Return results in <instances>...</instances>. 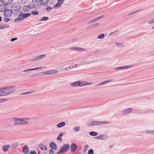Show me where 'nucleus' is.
<instances>
[{
    "instance_id": "11",
    "label": "nucleus",
    "mask_w": 154,
    "mask_h": 154,
    "mask_svg": "<svg viewBox=\"0 0 154 154\" xmlns=\"http://www.w3.org/2000/svg\"><path fill=\"white\" fill-rule=\"evenodd\" d=\"M49 146L52 149L57 150V146L56 144L54 142H51L50 143Z\"/></svg>"
},
{
    "instance_id": "54",
    "label": "nucleus",
    "mask_w": 154,
    "mask_h": 154,
    "mask_svg": "<svg viewBox=\"0 0 154 154\" xmlns=\"http://www.w3.org/2000/svg\"><path fill=\"white\" fill-rule=\"evenodd\" d=\"M118 31V30H116V31H114V32H110L109 34V35H112L113 33H115L116 32H117Z\"/></svg>"
},
{
    "instance_id": "24",
    "label": "nucleus",
    "mask_w": 154,
    "mask_h": 154,
    "mask_svg": "<svg viewBox=\"0 0 154 154\" xmlns=\"http://www.w3.org/2000/svg\"><path fill=\"white\" fill-rule=\"evenodd\" d=\"M70 85L72 87H77L79 86V81H77L75 82L71 83Z\"/></svg>"
},
{
    "instance_id": "18",
    "label": "nucleus",
    "mask_w": 154,
    "mask_h": 154,
    "mask_svg": "<svg viewBox=\"0 0 154 154\" xmlns=\"http://www.w3.org/2000/svg\"><path fill=\"white\" fill-rule=\"evenodd\" d=\"M38 146L39 148L42 150L45 151L47 149V148L46 146L43 144H39L38 145Z\"/></svg>"
},
{
    "instance_id": "10",
    "label": "nucleus",
    "mask_w": 154,
    "mask_h": 154,
    "mask_svg": "<svg viewBox=\"0 0 154 154\" xmlns=\"http://www.w3.org/2000/svg\"><path fill=\"white\" fill-rule=\"evenodd\" d=\"M14 120V122L13 124L14 125H21V119L17 118H14L13 119Z\"/></svg>"
},
{
    "instance_id": "15",
    "label": "nucleus",
    "mask_w": 154,
    "mask_h": 154,
    "mask_svg": "<svg viewBox=\"0 0 154 154\" xmlns=\"http://www.w3.org/2000/svg\"><path fill=\"white\" fill-rule=\"evenodd\" d=\"M142 133L154 135V130H146L143 131Z\"/></svg>"
},
{
    "instance_id": "33",
    "label": "nucleus",
    "mask_w": 154,
    "mask_h": 154,
    "mask_svg": "<svg viewBox=\"0 0 154 154\" xmlns=\"http://www.w3.org/2000/svg\"><path fill=\"white\" fill-rule=\"evenodd\" d=\"M141 11V10H137V11H133L132 12H131L130 13H129V14H128V15L129 16V15H131L132 14H135L138 12H139L140 11Z\"/></svg>"
},
{
    "instance_id": "62",
    "label": "nucleus",
    "mask_w": 154,
    "mask_h": 154,
    "mask_svg": "<svg viewBox=\"0 0 154 154\" xmlns=\"http://www.w3.org/2000/svg\"><path fill=\"white\" fill-rule=\"evenodd\" d=\"M2 21V17L1 16H0V22Z\"/></svg>"
},
{
    "instance_id": "17",
    "label": "nucleus",
    "mask_w": 154,
    "mask_h": 154,
    "mask_svg": "<svg viewBox=\"0 0 154 154\" xmlns=\"http://www.w3.org/2000/svg\"><path fill=\"white\" fill-rule=\"evenodd\" d=\"M132 67L130 65H127L125 66H121V67H119L115 68V70H120L121 69H125L128 68L130 67Z\"/></svg>"
},
{
    "instance_id": "53",
    "label": "nucleus",
    "mask_w": 154,
    "mask_h": 154,
    "mask_svg": "<svg viewBox=\"0 0 154 154\" xmlns=\"http://www.w3.org/2000/svg\"><path fill=\"white\" fill-rule=\"evenodd\" d=\"M88 145H85L84 146V151H85L88 148Z\"/></svg>"
},
{
    "instance_id": "39",
    "label": "nucleus",
    "mask_w": 154,
    "mask_h": 154,
    "mask_svg": "<svg viewBox=\"0 0 154 154\" xmlns=\"http://www.w3.org/2000/svg\"><path fill=\"white\" fill-rule=\"evenodd\" d=\"M80 127L79 126H77L73 128V130L75 131H78L79 130Z\"/></svg>"
},
{
    "instance_id": "63",
    "label": "nucleus",
    "mask_w": 154,
    "mask_h": 154,
    "mask_svg": "<svg viewBox=\"0 0 154 154\" xmlns=\"http://www.w3.org/2000/svg\"><path fill=\"white\" fill-rule=\"evenodd\" d=\"M1 90H2V87L0 88V91Z\"/></svg>"
},
{
    "instance_id": "27",
    "label": "nucleus",
    "mask_w": 154,
    "mask_h": 154,
    "mask_svg": "<svg viewBox=\"0 0 154 154\" xmlns=\"http://www.w3.org/2000/svg\"><path fill=\"white\" fill-rule=\"evenodd\" d=\"M63 135V133H60L58 135L57 137V140H60V141L62 140V139L61 138V137H62Z\"/></svg>"
},
{
    "instance_id": "38",
    "label": "nucleus",
    "mask_w": 154,
    "mask_h": 154,
    "mask_svg": "<svg viewBox=\"0 0 154 154\" xmlns=\"http://www.w3.org/2000/svg\"><path fill=\"white\" fill-rule=\"evenodd\" d=\"M31 13L34 15H37L38 14V12L37 11H32Z\"/></svg>"
},
{
    "instance_id": "45",
    "label": "nucleus",
    "mask_w": 154,
    "mask_h": 154,
    "mask_svg": "<svg viewBox=\"0 0 154 154\" xmlns=\"http://www.w3.org/2000/svg\"><path fill=\"white\" fill-rule=\"evenodd\" d=\"M7 100V99H0V103L4 102Z\"/></svg>"
},
{
    "instance_id": "42",
    "label": "nucleus",
    "mask_w": 154,
    "mask_h": 154,
    "mask_svg": "<svg viewBox=\"0 0 154 154\" xmlns=\"http://www.w3.org/2000/svg\"><path fill=\"white\" fill-rule=\"evenodd\" d=\"M52 8L51 7H48L46 8V10L48 12H49V11L51 10Z\"/></svg>"
},
{
    "instance_id": "35",
    "label": "nucleus",
    "mask_w": 154,
    "mask_h": 154,
    "mask_svg": "<svg viewBox=\"0 0 154 154\" xmlns=\"http://www.w3.org/2000/svg\"><path fill=\"white\" fill-rule=\"evenodd\" d=\"M48 19V17H43L40 20H39V21H44L47 20Z\"/></svg>"
},
{
    "instance_id": "9",
    "label": "nucleus",
    "mask_w": 154,
    "mask_h": 154,
    "mask_svg": "<svg viewBox=\"0 0 154 154\" xmlns=\"http://www.w3.org/2000/svg\"><path fill=\"white\" fill-rule=\"evenodd\" d=\"M1 2L4 5L6 6L11 4L12 2V0H1Z\"/></svg>"
},
{
    "instance_id": "51",
    "label": "nucleus",
    "mask_w": 154,
    "mask_h": 154,
    "mask_svg": "<svg viewBox=\"0 0 154 154\" xmlns=\"http://www.w3.org/2000/svg\"><path fill=\"white\" fill-rule=\"evenodd\" d=\"M30 153L31 154H36V152L32 150L31 151Z\"/></svg>"
},
{
    "instance_id": "28",
    "label": "nucleus",
    "mask_w": 154,
    "mask_h": 154,
    "mask_svg": "<svg viewBox=\"0 0 154 154\" xmlns=\"http://www.w3.org/2000/svg\"><path fill=\"white\" fill-rule=\"evenodd\" d=\"M21 125H27L29 123V122L27 121L23 120V119H21Z\"/></svg>"
},
{
    "instance_id": "46",
    "label": "nucleus",
    "mask_w": 154,
    "mask_h": 154,
    "mask_svg": "<svg viewBox=\"0 0 154 154\" xmlns=\"http://www.w3.org/2000/svg\"><path fill=\"white\" fill-rule=\"evenodd\" d=\"M32 92H26L21 93V94H30V93H32Z\"/></svg>"
},
{
    "instance_id": "49",
    "label": "nucleus",
    "mask_w": 154,
    "mask_h": 154,
    "mask_svg": "<svg viewBox=\"0 0 154 154\" xmlns=\"http://www.w3.org/2000/svg\"><path fill=\"white\" fill-rule=\"evenodd\" d=\"M17 39V38H13L11 39L10 41L11 42H13V41L16 40Z\"/></svg>"
},
{
    "instance_id": "13",
    "label": "nucleus",
    "mask_w": 154,
    "mask_h": 154,
    "mask_svg": "<svg viewBox=\"0 0 154 154\" xmlns=\"http://www.w3.org/2000/svg\"><path fill=\"white\" fill-rule=\"evenodd\" d=\"M63 2L64 0H58L57 4L54 6V8L55 9L58 8L57 7L60 6Z\"/></svg>"
},
{
    "instance_id": "43",
    "label": "nucleus",
    "mask_w": 154,
    "mask_h": 154,
    "mask_svg": "<svg viewBox=\"0 0 154 154\" xmlns=\"http://www.w3.org/2000/svg\"><path fill=\"white\" fill-rule=\"evenodd\" d=\"M148 23L149 24H152V23H154V18L149 20L148 21Z\"/></svg>"
},
{
    "instance_id": "19",
    "label": "nucleus",
    "mask_w": 154,
    "mask_h": 154,
    "mask_svg": "<svg viewBox=\"0 0 154 154\" xmlns=\"http://www.w3.org/2000/svg\"><path fill=\"white\" fill-rule=\"evenodd\" d=\"M89 85V83H87L86 82L82 81H79V86H82Z\"/></svg>"
},
{
    "instance_id": "61",
    "label": "nucleus",
    "mask_w": 154,
    "mask_h": 154,
    "mask_svg": "<svg viewBox=\"0 0 154 154\" xmlns=\"http://www.w3.org/2000/svg\"><path fill=\"white\" fill-rule=\"evenodd\" d=\"M93 22H94L93 21V20H91V21L89 22V23H93Z\"/></svg>"
},
{
    "instance_id": "44",
    "label": "nucleus",
    "mask_w": 154,
    "mask_h": 154,
    "mask_svg": "<svg viewBox=\"0 0 154 154\" xmlns=\"http://www.w3.org/2000/svg\"><path fill=\"white\" fill-rule=\"evenodd\" d=\"M28 2V0H21V2L23 4L26 3Z\"/></svg>"
},
{
    "instance_id": "2",
    "label": "nucleus",
    "mask_w": 154,
    "mask_h": 154,
    "mask_svg": "<svg viewBox=\"0 0 154 154\" xmlns=\"http://www.w3.org/2000/svg\"><path fill=\"white\" fill-rule=\"evenodd\" d=\"M70 149V145L68 143L65 144L62 146L60 148V150L57 152V154L67 152Z\"/></svg>"
},
{
    "instance_id": "8",
    "label": "nucleus",
    "mask_w": 154,
    "mask_h": 154,
    "mask_svg": "<svg viewBox=\"0 0 154 154\" xmlns=\"http://www.w3.org/2000/svg\"><path fill=\"white\" fill-rule=\"evenodd\" d=\"M132 110L131 108H129L122 110V114L123 115H126L129 114Z\"/></svg>"
},
{
    "instance_id": "3",
    "label": "nucleus",
    "mask_w": 154,
    "mask_h": 154,
    "mask_svg": "<svg viewBox=\"0 0 154 154\" xmlns=\"http://www.w3.org/2000/svg\"><path fill=\"white\" fill-rule=\"evenodd\" d=\"M58 72V71L57 70H50L48 71H46L44 72H41L40 73H39L37 74H36L34 76H38L40 75H41L43 74H45V75H48V74H53L57 73Z\"/></svg>"
},
{
    "instance_id": "5",
    "label": "nucleus",
    "mask_w": 154,
    "mask_h": 154,
    "mask_svg": "<svg viewBox=\"0 0 154 154\" xmlns=\"http://www.w3.org/2000/svg\"><path fill=\"white\" fill-rule=\"evenodd\" d=\"M12 8L13 10L17 11H19L21 8V7L20 4L15 3L12 4Z\"/></svg>"
},
{
    "instance_id": "59",
    "label": "nucleus",
    "mask_w": 154,
    "mask_h": 154,
    "mask_svg": "<svg viewBox=\"0 0 154 154\" xmlns=\"http://www.w3.org/2000/svg\"><path fill=\"white\" fill-rule=\"evenodd\" d=\"M97 20H97V18H96L94 19H93V21H94V22L96 21H97Z\"/></svg>"
},
{
    "instance_id": "30",
    "label": "nucleus",
    "mask_w": 154,
    "mask_h": 154,
    "mask_svg": "<svg viewBox=\"0 0 154 154\" xmlns=\"http://www.w3.org/2000/svg\"><path fill=\"white\" fill-rule=\"evenodd\" d=\"M1 26V29H3L4 28H8L9 27V26L7 25L6 24H3L0 25Z\"/></svg>"
},
{
    "instance_id": "4",
    "label": "nucleus",
    "mask_w": 154,
    "mask_h": 154,
    "mask_svg": "<svg viewBox=\"0 0 154 154\" xmlns=\"http://www.w3.org/2000/svg\"><path fill=\"white\" fill-rule=\"evenodd\" d=\"M109 121L103 122V121H93L89 124V125L91 126L95 125H101L103 124H110Z\"/></svg>"
},
{
    "instance_id": "12",
    "label": "nucleus",
    "mask_w": 154,
    "mask_h": 154,
    "mask_svg": "<svg viewBox=\"0 0 154 154\" xmlns=\"http://www.w3.org/2000/svg\"><path fill=\"white\" fill-rule=\"evenodd\" d=\"M78 148L77 146L74 143H72L71 145L70 149L73 152H75L77 149Z\"/></svg>"
},
{
    "instance_id": "64",
    "label": "nucleus",
    "mask_w": 154,
    "mask_h": 154,
    "mask_svg": "<svg viewBox=\"0 0 154 154\" xmlns=\"http://www.w3.org/2000/svg\"><path fill=\"white\" fill-rule=\"evenodd\" d=\"M38 154H40V152L39 151H38Z\"/></svg>"
},
{
    "instance_id": "52",
    "label": "nucleus",
    "mask_w": 154,
    "mask_h": 154,
    "mask_svg": "<svg viewBox=\"0 0 154 154\" xmlns=\"http://www.w3.org/2000/svg\"><path fill=\"white\" fill-rule=\"evenodd\" d=\"M77 47H71V48H70V49L73 50H77Z\"/></svg>"
},
{
    "instance_id": "25",
    "label": "nucleus",
    "mask_w": 154,
    "mask_h": 154,
    "mask_svg": "<svg viewBox=\"0 0 154 154\" xmlns=\"http://www.w3.org/2000/svg\"><path fill=\"white\" fill-rule=\"evenodd\" d=\"M9 147V146L8 145H5L4 146L2 147V149L4 152H6L8 151Z\"/></svg>"
},
{
    "instance_id": "58",
    "label": "nucleus",
    "mask_w": 154,
    "mask_h": 154,
    "mask_svg": "<svg viewBox=\"0 0 154 154\" xmlns=\"http://www.w3.org/2000/svg\"><path fill=\"white\" fill-rule=\"evenodd\" d=\"M69 68H70V66H69V67H68L66 68H65V69H66V70H68L69 69Z\"/></svg>"
},
{
    "instance_id": "20",
    "label": "nucleus",
    "mask_w": 154,
    "mask_h": 154,
    "mask_svg": "<svg viewBox=\"0 0 154 154\" xmlns=\"http://www.w3.org/2000/svg\"><path fill=\"white\" fill-rule=\"evenodd\" d=\"M29 8V7L28 5H25L23 7L22 10L24 12H29L30 11Z\"/></svg>"
},
{
    "instance_id": "37",
    "label": "nucleus",
    "mask_w": 154,
    "mask_h": 154,
    "mask_svg": "<svg viewBox=\"0 0 154 154\" xmlns=\"http://www.w3.org/2000/svg\"><path fill=\"white\" fill-rule=\"evenodd\" d=\"M94 153V151L93 149H90L88 151V154H93Z\"/></svg>"
},
{
    "instance_id": "23",
    "label": "nucleus",
    "mask_w": 154,
    "mask_h": 154,
    "mask_svg": "<svg viewBox=\"0 0 154 154\" xmlns=\"http://www.w3.org/2000/svg\"><path fill=\"white\" fill-rule=\"evenodd\" d=\"M29 151V149L28 146L26 145H25L23 147V152L25 153H26Z\"/></svg>"
},
{
    "instance_id": "32",
    "label": "nucleus",
    "mask_w": 154,
    "mask_h": 154,
    "mask_svg": "<svg viewBox=\"0 0 154 154\" xmlns=\"http://www.w3.org/2000/svg\"><path fill=\"white\" fill-rule=\"evenodd\" d=\"M105 37L104 34L103 33L97 36V38L99 39H102Z\"/></svg>"
},
{
    "instance_id": "21",
    "label": "nucleus",
    "mask_w": 154,
    "mask_h": 154,
    "mask_svg": "<svg viewBox=\"0 0 154 154\" xmlns=\"http://www.w3.org/2000/svg\"><path fill=\"white\" fill-rule=\"evenodd\" d=\"M49 0H39L40 4L42 5H45L48 2Z\"/></svg>"
},
{
    "instance_id": "1",
    "label": "nucleus",
    "mask_w": 154,
    "mask_h": 154,
    "mask_svg": "<svg viewBox=\"0 0 154 154\" xmlns=\"http://www.w3.org/2000/svg\"><path fill=\"white\" fill-rule=\"evenodd\" d=\"M15 87L14 85L2 87L3 92L4 95H6L10 94L13 92L15 91V89L14 88Z\"/></svg>"
},
{
    "instance_id": "41",
    "label": "nucleus",
    "mask_w": 154,
    "mask_h": 154,
    "mask_svg": "<svg viewBox=\"0 0 154 154\" xmlns=\"http://www.w3.org/2000/svg\"><path fill=\"white\" fill-rule=\"evenodd\" d=\"M4 20L5 22H7L9 21L10 20V19L9 18L5 17Z\"/></svg>"
},
{
    "instance_id": "22",
    "label": "nucleus",
    "mask_w": 154,
    "mask_h": 154,
    "mask_svg": "<svg viewBox=\"0 0 154 154\" xmlns=\"http://www.w3.org/2000/svg\"><path fill=\"white\" fill-rule=\"evenodd\" d=\"M66 125V123L64 122H62L58 124L57 125V127L58 128H61L64 126Z\"/></svg>"
},
{
    "instance_id": "56",
    "label": "nucleus",
    "mask_w": 154,
    "mask_h": 154,
    "mask_svg": "<svg viewBox=\"0 0 154 154\" xmlns=\"http://www.w3.org/2000/svg\"><path fill=\"white\" fill-rule=\"evenodd\" d=\"M30 71H31V69H27L26 70H25L23 71L22 72H26Z\"/></svg>"
},
{
    "instance_id": "57",
    "label": "nucleus",
    "mask_w": 154,
    "mask_h": 154,
    "mask_svg": "<svg viewBox=\"0 0 154 154\" xmlns=\"http://www.w3.org/2000/svg\"><path fill=\"white\" fill-rule=\"evenodd\" d=\"M32 2H38L39 0H32Z\"/></svg>"
},
{
    "instance_id": "40",
    "label": "nucleus",
    "mask_w": 154,
    "mask_h": 154,
    "mask_svg": "<svg viewBox=\"0 0 154 154\" xmlns=\"http://www.w3.org/2000/svg\"><path fill=\"white\" fill-rule=\"evenodd\" d=\"M116 44L118 47H121L122 45V44L120 42H116Z\"/></svg>"
},
{
    "instance_id": "31",
    "label": "nucleus",
    "mask_w": 154,
    "mask_h": 154,
    "mask_svg": "<svg viewBox=\"0 0 154 154\" xmlns=\"http://www.w3.org/2000/svg\"><path fill=\"white\" fill-rule=\"evenodd\" d=\"M23 20V18H22V17H19L17 18L14 21L16 22H17L21 21H22Z\"/></svg>"
},
{
    "instance_id": "29",
    "label": "nucleus",
    "mask_w": 154,
    "mask_h": 154,
    "mask_svg": "<svg viewBox=\"0 0 154 154\" xmlns=\"http://www.w3.org/2000/svg\"><path fill=\"white\" fill-rule=\"evenodd\" d=\"M111 81L110 80H107V81H106L104 82H101L100 83H99L98 85V86H101V85H103L106 83H107L109 82H110Z\"/></svg>"
},
{
    "instance_id": "26",
    "label": "nucleus",
    "mask_w": 154,
    "mask_h": 154,
    "mask_svg": "<svg viewBox=\"0 0 154 154\" xmlns=\"http://www.w3.org/2000/svg\"><path fill=\"white\" fill-rule=\"evenodd\" d=\"M89 134L91 136H95L98 135V133L95 132L91 131L89 132Z\"/></svg>"
},
{
    "instance_id": "48",
    "label": "nucleus",
    "mask_w": 154,
    "mask_h": 154,
    "mask_svg": "<svg viewBox=\"0 0 154 154\" xmlns=\"http://www.w3.org/2000/svg\"><path fill=\"white\" fill-rule=\"evenodd\" d=\"M99 24H100V23H96L92 25V27H94V26H98V25H99Z\"/></svg>"
},
{
    "instance_id": "47",
    "label": "nucleus",
    "mask_w": 154,
    "mask_h": 154,
    "mask_svg": "<svg viewBox=\"0 0 154 154\" xmlns=\"http://www.w3.org/2000/svg\"><path fill=\"white\" fill-rule=\"evenodd\" d=\"M54 152L52 149H51L49 150V154H54Z\"/></svg>"
},
{
    "instance_id": "60",
    "label": "nucleus",
    "mask_w": 154,
    "mask_h": 154,
    "mask_svg": "<svg viewBox=\"0 0 154 154\" xmlns=\"http://www.w3.org/2000/svg\"><path fill=\"white\" fill-rule=\"evenodd\" d=\"M43 68L42 67H37V69H42Z\"/></svg>"
},
{
    "instance_id": "36",
    "label": "nucleus",
    "mask_w": 154,
    "mask_h": 154,
    "mask_svg": "<svg viewBox=\"0 0 154 154\" xmlns=\"http://www.w3.org/2000/svg\"><path fill=\"white\" fill-rule=\"evenodd\" d=\"M77 51H84L86 50V49H85L79 48V47H77Z\"/></svg>"
},
{
    "instance_id": "7",
    "label": "nucleus",
    "mask_w": 154,
    "mask_h": 154,
    "mask_svg": "<svg viewBox=\"0 0 154 154\" xmlns=\"http://www.w3.org/2000/svg\"><path fill=\"white\" fill-rule=\"evenodd\" d=\"M13 13L12 10L11 9H7L4 10V14L5 16L9 17L11 16Z\"/></svg>"
},
{
    "instance_id": "50",
    "label": "nucleus",
    "mask_w": 154,
    "mask_h": 154,
    "mask_svg": "<svg viewBox=\"0 0 154 154\" xmlns=\"http://www.w3.org/2000/svg\"><path fill=\"white\" fill-rule=\"evenodd\" d=\"M103 16L104 15H102L99 16H98V17H97L98 20L100 19L101 18L103 17Z\"/></svg>"
},
{
    "instance_id": "16",
    "label": "nucleus",
    "mask_w": 154,
    "mask_h": 154,
    "mask_svg": "<svg viewBox=\"0 0 154 154\" xmlns=\"http://www.w3.org/2000/svg\"><path fill=\"white\" fill-rule=\"evenodd\" d=\"M45 56V55L43 54L42 55H39L33 58L31 61H36L39 60Z\"/></svg>"
},
{
    "instance_id": "14",
    "label": "nucleus",
    "mask_w": 154,
    "mask_h": 154,
    "mask_svg": "<svg viewBox=\"0 0 154 154\" xmlns=\"http://www.w3.org/2000/svg\"><path fill=\"white\" fill-rule=\"evenodd\" d=\"M31 15V14L30 13H28L26 14H23L22 12H21L19 14L20 17H22V18H26L28 17L29 16Z\"/></svg>"
},
{
    "instance_id": "34",
    "label": "nucleus",
    "mask_w": 154,
    "mask_h": 154,
    "mask_svg": "<svg viewBox=\"0 0 154 154\" xmlns=\"http://www.w3.org/2000/svg\"><path fill=\"white\" fill-rule=\"evenodd\" d=\"M28 6L29 7V9L30 10L31 9H32L35 7V5H32V4H29V5H28Z\"/></svg>"
},
{
    "instance_id": "55",
    "label": "nucleus",
    "mask_w": 154,
    "mask_h": 154,
    "mask_svg": "<svg viewBox=\"0 0 154 154\" xmlns=\"http://www.w3.org/2000/svg\"><path fill=\"white\" fill-rule=\"evenodd\" d=\"M4 96L2 91H0V96Z\"/></svg>"
},
{
    "instance_id": "6",
    "label": "nucleus",
    "mask_w": 154,
    "mask_h": 154,
    "mask_svg": "<svg viewBox=\"0 0 154 154\" xmlns=\"http://www.w3.org/2000/svg\"><path fill=\"white\" fill-rule=\"evenodd\" d=\"M98 140H105L109 138V136L105 134H100L98 136L95 137Z\"/></svg>"
}]
</instances>
